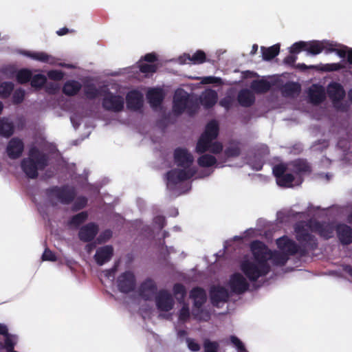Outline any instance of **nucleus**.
I'll return each mask as SVG.
<instances>
[{"label": "nucleus", "instance_id": "10", "mask_svg": "<svg viewBox=\"0 0 352 352\" xmlns=\"http://www.w3.org/2000/svg\"><path fill=\"white\" fill-rule=\"evenodd\" d=\"M195 173L196 170L195 168H173L167 172L166 178L169 184L176 185L191 179Z\"/></svg>", "mask_w": 352, "mask_h": 352}, {"label": "nucleus", "instance_id": "46", "mask_svg": "<svg viewBox=\"0 0 352 352\" xmlns=\"http://www.w3.org/2000/svg\"><path fill=\"white\" fill-rule=\"evenodd\" d=\"M32 73L28 69H21L16 74V80L20 84H25L30 81Z\"/></svg>", "mask_w": 352, "mask_h": 352}, {"label": "nucleus", "instance_id": "24", "mask_svg": "<svg viewBox=\"0 0 352 352\" xmlns=\"http://www.w3.org/2000/svg\"><path fill=\"white\" fill-rule=\"evenodd\" d=\"M113 255V248L111 245H104L97 249L94 258L98 265H102L109 262Z\"/></svg>", "mask_w": 352, "mask_h": 352}, {"label": "nucleus", "instance_id": "63", "mask_svg": "<svg viewBox=\"0 0 352 352\" xmlns=\"http://www.w3.org/2000/svg\"><path fill=\"white\" fill-rule=\"evenodd\" d=\"M157 60V56L155 52L146 54L141 58L140 62L146 61L151 64L154 63Z\"/></svg>", "mask_w": 352, "mask_h": 352}, {"label": "nucleus", "instance_id": "58", "mask_svg": "<svg viewBox=\"0 0 352 352\" xmlns=\"http://www.w3.org/2000/svg\"><path fill=\"white\" fill-rule=\"evenodd\" d=\"M25 98V91L22 89H18L14 91L12 96V100L14 104L21 103Z\"/></svg>", "mask_w": 352, "mask_h": 352}, {"label": "nucleus", "instance_id": "27", "mask_svg": "<svg viewBox=\"0 0 352 352\" xmlns=\"http://www.w3.org/2000/svg\"><path fill=\"white\" fill-rule=\"evenodd\" d=\"M146 97L150 105L153 108L160 107L164 100L162 91L158 89H152L149 90L147 92Z\"/></svg>", "mask_w": 352, "mask_h": 352}, {"label": "nucleus", "instance_id": "18", "mask_svg": "<svg viewBox=\"0 0 352 352\" xmlns=\"http://www.w3.org/2000/svg\"><path fill=\"white\" fill-rule=\"evenodd\" d=\"M126 107L133 111L140 110L143 107V96L137 90H132L126 96Z\"/></svg>", "mask_w": 352, "mask_h": 352}, {"label": "nucleus", "instance_id": "11", "mask_svg": "<svg viewBox=\"0 0 352 352\" xmlns=\"http://www.w3.org/2000/svg\"><path fill=\"white\" fill-rule=\"evenodd\" d=\"M309 228L311 231L319 234L320 236L324 239H329L333 236L336 227L331 223H327L325 221H318L310 222L309 225Z\"/></svg>", "mask_w": 352, "mask_h": 352}, {"label": "nucleus", "instance_id": "25", "mask_svg": "<svg viewBox=\"0 0 352 352\" xmlns=\"http://www.w3.org/2000/svg\"><path fill=\"white\" fill-rule=\"evenodd\" d=\"M217 93L213 89H208L200 96V102L205 109L212 107L217 102Z\"/></svg>", "mask_w": 352, "mask_h": 352}, {"label": "nucleus", "instance_id": "41", "mask_svg": "<svg viewBox=\"0 0 352 352\" xmlns=\"http://www.w3.org/2000/svg\"><path fill=\"white\" fill-rule=\"evenodd\" d=\"M184 57L191 61L193 64H202L206 60V56L204 51L197 50L194 54H184Z\"/></svg>", "mask_w": 352, "mask_h": 352}, {"label": "nucleus", "instance_id": "15", "mask_svg": "<svg viewBox=\"0 0 352 352\" xmlns=\"http://www.w3.org/2000/svg\"><path fill=\"white\" fill-rule=\"evenodd\" d=\"M229 285L232 292L236 294H243L249 288V283L240 273H234L230 276Z\"/></svg>", "mask_w": 352, "mask_h": 352}, {"label": "nucleus", "instance_id": "37", "mask_svg": "<svg viewBox=\"0 0 352 352\" xmlns=\"http://www.w3.org/2000/svg\"><path fill=\"white\" fill-rule=\"evenodd\" d=\"M310 67L316 68L318 70L324 72H330L339 71L342 69H344V65L338 63H327V64H320L316 66H310Z\"/></svg>", "mask_w": 352, "mask_h": 352}, {"label": "nucleus", "instance_id": "2", "mask_svg": "<svg viewBox=\"0 0 352 352\" xmlns=\"http://www.w3.org/2000/svg\"><path fill=\"white\" fill-rule=\"evenodd\" d=\"M76 194L75 188L69 185L53 186L45 190V195L52 206L56 205V201L69 205L74 201Z\"/></svg>", "mask_w": 352, "mask_h": 352}, {"label": "nucleus", "instance_id": "40", "mask_svg": "<svg viewBox=\"0 0 352 352\" xmlns=\"http://www.w3.org/2000/svg\"><path fill=\"white\" fill-rule=\"evenodd\" d=\"M300 85L294 82H287L283 85L282 92L285 96H292L300 91Z\"/></svg>", "mask_w": 352, "mask_h": 352}, {"label": "nucleus", "instance_id": "22", "mask_svg": "<svg viewBox=\"0 0 352 352\" xmlns=\"http://www.w3.org/2000/svg\"><path fill=\"white\" fill-rule=\"evenodd\" d=\"M309 101L314 105L321 104L326 98L325 91L322 86L314 84L308 91Z\"/></svg>", "mask_w": 352, "mask_h": 352}, {"label": "nucleus", "instance_id": "53", "mask_svg": "<svg viewBox=\"0 0 352 352\" xmlns=\"http://www.w3.org/2000/svg\"><path fill=\"white\" fill-rule=\"evenodd\" d=\"M219 344L216 341H210L209 339H205L204 341V352H218Z\"/></svg>", "mask_w": 352, "mask_h": 352}, {"label": "nucleus", "instance_id": "13", "mask_svg": "<svg viewBox=\"0 0 352 352\" xmlns=\"http://www.w3.org/2000/svg\"><path fill=\"white\" fill-rule=\"evenodd\" d=\"M157 308L161 311H169L174 306L171 294L166 289H161L155 297Z\"/></svg>", "mask_w": 352, "mask_h": 352}, {"label": "nucleus", "instance_id": "57", "mask_svg": "<svg viewBox=\"0 0 352 352\" xmlns=\"http://www.w3.org/2000/svg\"><path fill=\"white\" fill-rule=\"evenodd\" d=\"M287 170V166L285 164H279L274 166L273 168V174L274 177L276 178V180L279 179L282 175L285 173Z\"/></svg>", "mask_w": 352, "mask_h": 352}, {"label": "nucleus", "instance_id": "44", "mask_svg": "<svg viewBox=\"0 0 352 352\" xmlns=\"http://www.w3.org/2000/svg\"><path fill=\"white\" fill-rule=\"evenodd\" d=\"M241 151L239 142L231 144L224 150V155L226 158L237 157L241 155Z\"/></svg>", "mask_w": 352, "mask_h": 352}, {"label": "nucleus", "instance_id": "31", "mask_svg": "<svg viewBox=\"0 0 352 352\" xmlns=\"http://www.w3.org/2000/svg\"><path fill=\"white\" fill-rule=\"evenodd\" d=\"M212 140H212L211 138H208L204 134H201L196 145V152L199 154H202L208 151Z\"/></svg>", "mask_w": 352, "mask_h": 352}, {"label": "nucleus", "instance_id": "21", "mask_svg": "<svg viewBox=\"0 0 352 352\" xmlns=\"http://www.w3.org/2000/svg\"><path fill=\"white\" fill-rule=\"evenodd\" d=\"M327 94L334 104L342 100L346 95L343 86L337 82H331L328 85Z\"/></svg>", "mask_w": 352, "mask_h": 352}, {"label": "nucleus", "instance_id": "29", "mask_svg": "<svg viewBox=\"0 0 352 352\" xmlns=\"http://www.w3.org/2000/svg\"><path fill=\"white\" fill-rule=\"evenodd\" d=\"M251 89L256 94H264L271 88V84L266 80H254L251 82Z\"/></svg>", "mask_w": 352, "mask_h": 352}, {"label": "nucleus", "instance_id": "1", "mask_svg": "<svg viewBox=\"0 0 352 352\" xmlns=\"http://www.w3.org/2000/svg\"><path fill=\"white\" fill-rule=\"evenodd\" d=\"M49 163L48 155L41 151L36 146H32L28 151V157L21 162V167L25 175L30 179H36L38 170H43Z\"/></svg>", "mask_w": 352, "mask_h": 352}, {"label": "nucleus", "instance_id": "60", "mask_svg": "<svg viewBox=\"0 0 352 352\" xmlns=\"http://www.w3.org/2000/svg\"><path fill=\"white\" fill-rule=\"evenodd\" d=\"M113 232L111 230H105L102 232L98 237L97 238V241L98 243H103L109 241L112 237Z\"/></svg>", "mask_w": 352, "mask_h": 352}, {"label": "nucleus", "instance_id": "49", "mask_svg": "<svg viewBox=\"0 0 352 352\" xmlns=\"http://www.w3.org/2000/svg\"><path fill=\"white\" fill-rule=\"evenodd\" d=\"M47 78L43 74H36L34 76H32V78L30 79L32 87L36 89H41L43 86L46 83Z\"/></svg>", "mask_w": 352, "mask_h": 352}, {"label": "nucleus", "instance_id": "38", "mask_svg": "<svg viewBox=\"0 0 352 352\" xmlns=\"http://www.w3.org/2000/svg\"><path fill=\"white\" fill-rule=\"evenodd\" d=\"M199 109V102L197 98L189 97L185 111L190 116H193L197 113Z\"/></svg>", "mask_w": 352, "mask_h": 352}, {"label": "nucleus", "instance_id": "59", "mask_svg": "<svg viewBox=\"0 0 352 352\" xmlns=\"http://www.w3.org/2000/svg\"><path fill=\"white\" fill-rule=\"evenodd\" d=\"M230 342L236 346L238 352H248L243 342L235 336H231Z\"/></svg>", "mask_w": 352, "mask_h": 352}, {"label": "nucleus", "instance_id": "62", "mask_svg": "<svg viewBox=\"0 0 352 352\" xmlns=\"http://www.w3.org/2000/svg\"><path fill=\"white\" fill-rule=\"evenodd\" d=\"M188 349L194 352L199 351L200 350V345L196 342L195 340L190 338H186V339Z\"/></svg>", "mask_w": 352, "mask_h": 352}, {"label": "nucleus", "instance_id": "55", "mask_svg": "<svg viewBox=\"0 0 352 352\" xmlns=\"http://www.w3.org/2000/svg\"><path fill=\"white\" fill-rule=\"evenodd\" d=\"M306 45H307L306 41L296 42L291 46L289 52L292 54H296L302 50L305 51Z\"/></svg>", "mask_w": 352, "mask_h": 352}, {"label": "nucleus", "instance_id": "3", "mask_svg": "<svg viewBox=\"0 0 352 352\" xmlns=\"http://www.w3.org/2000/svg\"><path fill=\"white\" fill-rule=\"evenodd\" d=\"M189 297L193 300V318L199 321H208L210 318V314L202 308L207 300L206 291L200 287H193Z\"/></svg>", "mask_w": 352, "mask_h": 352}, {"label": "nucleus", "instance_id": "61", "mask_svg": "<svg viewBox=\"0 0 352 352\" xmlns=\"http://www.w3.org/2000/svg\"><path fill=\"white\" fill-rule=\"evenodd\" d=\"M64 75V72L60 70H51L47 73V76L50 79L56 81L61 80Z\"/></svg>", "mask_w": 352, "mask_h": 352}, {"label": "nucleus", "instance_id": "12", "mask_svg": "<svg viewBox=\"0 0 352 352\" xmlns=\"http://www.w3.org/2000/svg\"><path fill=\"white\" fill-rule=\"evenodd\" d=\"M174 161L177 166L189 169L191 168L194 157L186 148L179 147L174 151Z\"/></svg>", "mask_w": 352, "mask_h": 352}, {"label": "nucleus", "instance_id": "43", "mask_svg": "<svg viewBox=\"0 0 352 352\" xmlns=\"http://www.w3.org/2000/svg\"><path fill=\"white\" fill-rule=\"evenodd\" d=\"M88 214L87 212H80L71 217L69 221V225L72 226L78 227L83 223L87 219Z\"/></svg>", "mask_w": 352, "mask_h": 352}, {"label": "nucleus", "instance_id": "56", "mask_svg": "<svg viewBox=\"0 0 352 352\" xmlns=\"http://www.w3.org/2000/svg\"><path fill=\"white\" fill-rule=\"evenodd\" d=\"M173 291L175 296L180 295L182 300H184L186 295V288L182 283H175L173 285Z\"/></svg>", "mask_w": 352, "mask_h": 352}, {"label": "nucleus", "instance_id": "16", "mask_svg": "<svg viewBox=\"0 0 352 352\" xmlns=\"http://www.w3.org/2000/svg\"><path fill=\"white\" fill-rule=\"evenodd\" d=\"M24 151V143L19 138H12L8 142L6 147V153L11 160L19 159Z\"/></svg>", "mask_w": 352, "mask_h": 352}, {"label": "nucleus", "instance_id": "14", "mask_svg": "<svg viewBox=\"0 0 352 352\" xmlns=\"http://www.w3.org/2000/svg\"><path fill=\"white\" fill-rule=\"evenodd\" d=\"M189 97V94L184 90L175 92L173 102V111L175 115L179 116L185 111Z\"/></svg>", "mask_w": 352, "mask_h": 352}, {"label": "nucleus", "instance_id": "32", "mask_svg": "<svg viewBox=\"0 0 352 352\" xmlns=\"http://www.w3.org/2000/svg\"><path fill=\"white\" fill-rule=\"evenodd\" d=\"M270 259L275 265L284 266L289 260V256L283 252L274 251L270 253Z\"/></svg>", "mask_w": 352, "mask_h": 352}, {"label": "nucleus", "instance_id": "33", "mask_svg": "<svg viewBox=\"0 0 352 352\" xmlns=\"http://www.w3.org/2000/svg\"><path fill=\"white\" fill-rule=\"evenodd\" d=\"M305 51L312 55H317L321 53L326 46H324V42L320 41H311L307 42Z\"/></svg>", "mask_w": 352, "mask_h": 352}, {"label": "nucleus", "instance_id": "42", "mask_svg": "<svg viewBox=\"0 0 352 352\" xmlns=\"http://www.w3.org/2000/svg\"><path fill=\"white\" fill-rule=\"evenodd\" d=\"M84 94L89 100H94L100 95L99 89L94 84H87L84 86Z\"/></svg>", "mask_w": 352, "mask_h": 352}, {"label": "nucleus", "instance_id": "28", "mask_svg": "<svg viewBox=\"0 0 352 352\" xmlns=\"http://www.w3.org/2000/svg\"><path fill=\"white\" fill-rule=\"evenodd\" d=\"M81 84L75 80H67L63 87V93L68 96H76L81 89Z\"/></svg>", "mask_w": 352, "mask_h": 352}, {"label": "nucleus", "instance_id": "36", "mask_svg": "<svg viewBox=\"0 0 352 352\" xmlns=\"http://www.w3.org/2000/svg\"><path fill=\"white\" fill-rule=\"evenodd\" d=\"M292 170L296 173H307L310 170L308 163L302 159H298L292 162Z\"/></svg>", "mask_w": 352, "mask_h": 352}, {"label": "nucleus", "instance_id": "50", "mask_svg": "<svg viewBox=\"0 0 352 352\" xmlns=\"http://www.w3.org/2000/svg\"><path fill=\"white\" fill-rule=\"evenodd\" d=\"M87 198L85 196H79L75 198L73 201L74 204L72 206V210L74 212L83 209L87 204Z\"/></svg>", "mask_w": 352, "mask_h": 352}, {"label": "nucleus", "instance_id": "6", "mask_svg": "<svg viewBox=\"0 0 352 352\" xmlns=\"http://www.w3.org/2000/svg\"><path fill=\"white\" fill-rule=\"evenodd\" d=\"M277 247L288 256H294L299 254L301 256H305L308 254L307 250L300 248L295 241L287 236L276 239Z\"/></svg>", "mask_w": 352, "mask_h": 352}, {"label": "nucleus", "instance_id": "30", "mask_svg": "<svg viewBox=\"0 0 352 352\" xmlns=\"http://www.w3.org/2000/svg\"><path fill=\"white\" fill-rule=\"evenodd\" d=\"M261 51L263 60H271L278 55L280 52V44H275L269 47L262 46Z\"/></svg>", "mask_w": 352, "mask_h": 352}, {"label": "nucleus", "instance_id": "45", "mask_svg": "<svg viewBox=\"0 0 352 352\" xmlns=\"http://www.w3.org/2000/svg\"><path fill=\"white\" fill-rule=\"evenodd\" d=\"M28 56L42 63H53L54 58L45 52L28 53Z\"/></svg>", "mask_w": 352, "mask_h": 352}, {"label": "nucleus", "instance_id": "51", "mask_svg": "<svg viewBox=\"0 0 352 352\" xmlns=\"http://www.w3.org/2000/svg\"><path fill=\"white\" fill-rule=\"evenodd\" d=\"M5 337L4 341V349L8 351L9 349H14V346L17 342V337L15 335L8 333L3 336Z\"/></svg>", "mask_w": 352, "mask_h": 352}, {"label": "nucleus", "instance_id": "7", "mask_svg": "<svg viewBox=\"0 0 352 352\" xmlns=\"http://www.w3.org/2000/svg\"><path fill=\"white\" fill-rule=\"evenodd\" d=\"M102 106L104 109L108 111L121 112L124 110V100L122 96L115 94L107 89L104 92Z\"/></svg>", "mask_w": 352, "mask_h": 352}, {"label": "nucleus", "instance_id": "39", "mask_svg": "<svg viewBox=\"0 0 352 352\" xmlns=\"http://www.w3.org/2000/svg\"><path fill=\"white\" fill-rule=\"evenodd\" d=\"M197 163L201 167H211L217 164V159L211 155L204 154L198 158Z\"/></svg>", "mask_w": 352, "mask_h": 352}, {"label": "nucleus", "instance_id": "35", "mask_svg": "<svg viewBox=\"0 0 352 352\" xmlns=\"http://www.w3.org/2000/svg\"><path fill=\"white\" fill-rule=\"evenodd\" d=\"M14 133V126L6 118H0V135L10 138Z\"/></svg>", "mask_w": 352, "mask_h": 352}, {"label": "nucleus", "instance_id": "34", "mask_svg": "<svg viewBox=\"0 0 352 352\" xmlns=\"http://www.w3.org/2000/svg\"><path fill=\"white\" fill-rule=\"evenodd\" d=\"M219 130L218 122L212 120L206 124L204 132L202 134L208 138H211V139L214 140L218 136Z\"/></svg>", "mask_w": 352, "mask_h": 352}, {"label": "nucleus", "instance_id": "26", "mask_svg": "<svg viewBox=\"0 0 352 352\" xmlns=\"http://www.w3.org/2000/svg\"><path fill=\"white\" fill-rule=\"evenodd\" d=\"M237 100L241 106L250 107L254 103L255 96L249 89H243L238 94Z\"/></svg>", "mask_w": 352, "mask_h": 352}, {"label": "nucleus", "instance_id": "23", "mask_svg": "<svg viewBox=\"0 0 352 352\" xmlns=\"http://www.w3.org/2000/svg\"><path fill=\"white\" fill-rule=\"evenodd\" d=\"M336 231L340 242L342 245H349L352 243V228L345 223H338Z\"/></svg>", "mask_w": 352, "mask_h": 352}, {"label": "nucleus", "instance_id": "17", "mask_svg": "<svg viewBox=\"0 0 352 352\" xmlns=\"http://www.w3.org/2000/svg\"><path fill=\"white\" fill-rule=\"evenodd\" d=\"M157 285L151 278H146L140 285L138 292L140 296L145 300H150L157 294Z\"/></svg>", "mask_w": 352, "mask_h": 352}, {"label": "nucleus", "instance_id": "20", "mask_svg": "<svg viewBox=\"0 0 352 352\" xmlns=\"http://www.w3.org/2000/svg\"><path fill=\"white\" fill-rule=\"evenodd\" d=\"M98 230L99 228L96 223H89L80 228L78 238L81 241L90 242L96 237Z\"/></svg>", "mask_w": 352, "mask_h": 352}, {"label": "nucleus", "instance_id": "19", "mask_svg": "<svg viewBox=\"0 0 352 352\" xmlns=\"http://www.w3.org/2000/svg\"><path fill=\"white\" fill-rule=\"evenodd\" d=\"M211 302L218 307L220 302H226L229 299L228 290L223 286H213L210 291Z\"/></svg>", "mask_w": 352, "mask_h": 352}, {"label": "nucleus", "instance_id": "64", "mask_svg": "<svg viewBox=\"0 0 352 352\" xmlns=\"http://www.w3.org/2000/svg\"><path fill=\"white\" fill-rule=\"evenodd\" d=\"M222 150L223 146L221 143L219 142H212L208 151L214 154H219L222 151Z\"/></svg>", "mask_w": 352, "mask_h": 352}, {"label": "nucleus", "instance_id": "8", "mask_svg": "<svg viewBox=\"0 0 352 352\" xmlns=\"http://www.w3.org/2000/svg\"><path fill=\"white\" fill-rule=\"evenodd\" d=\"M250 250L256 262L269 265L270 253L272 251L262 241L256 240L251 243Z\"/></svg>", "mask_w": 352, "mask_h": 352}, {"label": "nucleus", "instance_id": "52", "mask_svg": "<svg viewBox=\"0 0 352 352\" xmlns=\"http://www.w3.org/2000/svg\"><path fill=\"white\" fill-rule=\"evenodd\" d=\"M138 67L143 74H153L157 70V65L155 64H147L139 62Z\"/></svg>", "mask_w": 352, "mask_h": 352}, {"label": "nucleus", "instance_id": "9", "mask_svg": "<svg viewBox=\"0 0 352 352\" xmlns=\"http://www.w3.org/2000/svg\"><path fill=\"white\" fill-rule=\"evenodd\" d=\"M116 283L121 293L129 294L135 288L136 278L133 272L126 271L118 276Z\"/></svg>", "mask_w": 352, "mask_h": 352}, {"label": "nucleus", "instance_id": "54", "mask_svg": "<svg viewBox=\"0 0 352 352\" xmlns=\"http://www.w3.org/2000/svg\"><path fill=\"white\" fill-rule=\"evenodd\" d=\"M190 309L188 307V305L184 303L181 309L179 311L178 318L179 320L182 322H186L190 318Z\"/></svg>", "mask_w": 352, "mask_h": 352}, {"label": "nucleus", "instance_id": "47", "mask_svg": "<svg viewBox=\"0 0 352 352\" xmlns=\"http://www.w3.org/2000/svg\"><path fill=\"white\" fill-rule=\"evenodd\" d=\"M294 181V176L292 173H285L276 180L279 186L290 188L292 186V182Z\"/></svg>", "mask_w": 352, "mask_h": 352}, {"label": "nucleus", "instance_id": "48", "mask_svg": "<svg viewBox=\"0 0 352 352\" xmlns=\"http://www.w3.org/2000/svg\"><path fill=\"white\" fill-rule=\"evenodd\" d=\"M14 89V84L12 82H4L0 85V98L6 99L8 98Z\"/></svg>", "mask_w": 352, "mask_h": 352}, {"label": "nucleus", "instance_id": "5", "mask_svg": "<svg viewBox=\"0 0 352 352\" xmlns=\"http://www.w3.org/2000/svg\"><path fill=\"white\" fill-rule=\"evenodd\" d=\"M296 239L300 243V248L306 250H315L318 248V241L314 235L301 224H297L294 228Z\"/></svg>", "mask_w": 352, "mask_h": 352}, {"label": "nucleus", "instance_id": "4", "mask_svg": "<svg viewBox=\"0 0 352 352\" xmlns=\"http://www.w3.org/2000/svg\"><path fill=\"white\" fill-rule=\"evenodd\" d=\"M241 270L252 282L256 281L260 277L266 276L270 271V265L245 260L241 264Z\"/></svg>", "mask_w": 352, "mask_h": 352}]
</instances>
